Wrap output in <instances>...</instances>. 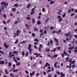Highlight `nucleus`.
Listing matches in <instances>:
<instances>
[{
	"mask_svg": "<svg viewBox=\"0 0 77 77\" xmlns=\"http://www.w3.org/2000/svg\"><path fill=\"white\" fill-rule=\"evenodd\" d=\"M31 47L32 44H29L28 47V50H29L30 51L31 50H32V48H31Z\"/></svg>",
	"mask_w": 77,
	"mask_h": 77,
	"instance_id": "1",
	"label": "nucleus"
},
{
	"mask_svg": "<svg viewBox=\"0 0 77 77\" xmlns=\"http://www.w3.org/2000/svg\"><path fill=\"white\" fill-rule=\"evenodd\" d=\"M35 8H33L31 9V15H33V14L35 13Z\"/></svg>",
	"mask_w": 77,
	"mask_h": 77,
	"instance_id": "2",
	"label": "nucleus"
},
{
	"mask_svg": "<svg viewBox=\"0 0 77 77\" xmlns=\"http://www.w3.org/2000/svg\"><path fill=\"white\" fill-rule=\"evenodd\" d=\"M34 54L35 55H36V56L35 57H38L39 56H40L41 55V54H37L36 53H34Z\"/></svg>",
	"mask_w": 77,
	"mask_h": 77,
	"instance_id": "3",
	"label": "nucleus"
},
{
	"mask_svg": "<svg viewBox=\"0 0 77 77\" xmlns=\"http://www.w3.org/2000/svg\"><path fill=\"white\" fill-rule=\"evenodd\" d=\"M63 54H64V55H65V56H70V55L69 54H68L66 52H65V51H63Z\"/></svg>",
	"mask_w": 77,
	"mask_h": 77,
	"instance_id": "4",
	"label": "nucleus"
},
{
	"mask_svg": "<svg viewBox=\"0 0 77 77\" xmlns=\"http://www.w3.org/2000/svg\"><path fill=\"white\" fill-rule=\"evenodd\" d=\"M35 73V71H34L33 72H32V73H30V76L31 77H32L33 76V75H34Z\"/></svg>",
	"mask_w": 77,
	"mask_h": 77,
	"instance_id": "5",
	"label": "nucleus"
},
{
	"mask_svg": "<svg viewBox=\"0 0 77 77\" xmlns=\"http://www.w3.org/2000/svg\"><path fill=\"white\" fill-rule=\"evenodd\" d=\"M5 72L6 74H9V72H8V70H7V69H5Z\"/></svg>",
	"mask_w": 77,
	"mask_h": 77,
	"instance_id": "6",
	"label": "nucleus"
},
{
	"mask_svg": "<svg viewBox=\"0 0 77 77\" xmlns=\"http://www.w3.org/2000/svg\"><path fill=\"white\" fill-rule=\"evenodd\" d=\"M4 63H5V61H4L2 60L0 61V64L1 65H3Z\"/></svg>",
	"mask_w": 77,
	"mask_h": 77,
	"instance_id": "7",
	"label": "nucleus"
},
{
	"mask_svg": "<svg viewBox=\"0 0 77 77\" xmlns=\"http://www.w3.org/2000/svg\"><path fill=\"white\" fill-rule=\"evenodd\" d=\"M74 46H73L71 47H69L68 48L69 50H72V49H74Z\"/></svg>",
	"mask_w": 77,
	"mask_h": 77,
	"instance_id": "8",
	"label": "nucleus"
},
{
	"mask_svg": "<svg viewBox=\"0 0 77 77\" xmlns=\"http://www.w3.org/2000/svg\"><path fill=\"white\" fill-rule=\"evenodd\" d=\"M34 41H35V42H39V40L37 39L36 38H35L34 40Z\"/></svg>",
	"mask_w": 77,
	"mask_h": 77,
	"instance_id": "9",
	"label": "nucleus"
},
{
	"mask_svg": "<svg viewBox=\"0 0 77 77\" xmlns=\"http://www.w3.org/2000/svg\"><path fill=\"white\" fill-rule=\"evenodd\" d=\"M56 74H58V75H59V74L60 75L62 74V72H61L60 73L59 72H58V71H57L56 72Z\"/></svg>",
	"mask_w": 77,
	"mask_h": 77,
	"instance_id": "10",
	"label": "nucleus"
},
{
	"mask_svg": "<svg viewBox=\"0 0 77 77\" xmlns=\"http://www.w3.org/2000/svg\"><path fill=\"white\" fill-rule=\"evenodd\" d=\"M19 32H20V30H18L16 31L17 34L16 35L17 36L19 35Z\"/></svg>",
	"mask_w": 77,
	"mask_h": 77,
	"instance_id": "11",
	"label": "nucleus"
},
{
	"mask_svg": "<svg viewBox=\"0 0 77 77\" xmlns=\"http://www.w3.org/2000/svg\"><path fill=\"white\" fill-rule=\"evenodd\" d=\"M19 70L18 69H14V70L13 71V72H18Z\"/></svg>",
	"mask_w": 77,
	"mask_h": 77,
	"instance_id": "12",
	"label": "nucleus"
},
{
	"mask_svg": "<svg viewBox=\"0 0 77 77\" xmlns=\"http://www.w3.org/2000/svg\"><path fill=\"white\" fill-rule=\"evenodd\" d=\"M13 6H14V7H18V3H17L16 4H14Z\"/></svg>",
	"mask_w": 77,
	"mask_h": 77,
	"instance_id": "13",
	"label": "nucleus"
},
{
	"mask_svg": "<svg viewBox=\"0 0 77 77\" xmlns=\"http://www.w3.org/2000/svg\"><path fill=\"white\" fill-rule=\"evenodd\" d=\"M60 75H61L60 77H63L64 76H65V75L64 74H63V72H62V73H61V74H60Z\"/></svg>",
	"mask_w": 77,
	"mask_h": 77,
	"instance_id": "14",
	"label": "nucleus"
},
{
	"mask_svg": "<svg viewBox=\"0 0 77 77\" xmlns=\"http://www.w3.org/2000/svg\"><path fill=\"white\" fill-rule=\"evenodd\" d=\"M41 22L39 20L37 22V24H38V25H39V24H41Z\"/></svg>",
	"mask_w": 77,
	"mask_h": 77,
	"instance_id": "15",
	"label": "nucleus"
},
{
	"mask_svg": "<svg viewBox=\"0 0 77 77\" xmlns=\"http://www.w3.org/2000/svg\"><path fill=\"white\" fill-rule=\"evenodd\" d=\"M25 26L26 27V28L28 29H30V27L27 24H26Z\"/></svg>",
	"mask_w": 77,
	"mask_h": 77,
	"instance_id": "16",
	"label": "nucleus"
},
{
	"mask_svg": "<svg viewBox=\"0 0 77 77\" xmlns=\"http://www.w3.org/2000/svg\"><path fill=\"white\" fill-rule=\"evenodd\" d=\"M12 11L13 12H15L16 11V9L15 8H13L12 9Z\"/></svg>",
	"mask_w": 77,
	"mask_h": 77,
	"instance_id": "17",
	"label": "nucleus"
},
{
	"mask_svg": "<svg viewBox=\"0 0 77 77\" xmlns=\"http://www.w3.org/2000/svg\"><path fill=\"white\" fill-rule=\"evenodd\" d=\"M26 42H27V41H23L20 42V44H24V43H26Z\"/></svg>",
	"mask_w": 77,
	"mask_h": 77,
	"instance_id": "18",
	"label": "nucleus"
},
{
	"mask_svg": "<svg viewBox=\"0 0 77 77\" xmlns=\"http://www.w3.org/2000/svg\"><path fill=\"white\" fill-rule=\"evenodd\" d=\"M13 54H16L18 53V52L17 51H14L13 52Z\"/></svg>",
	"mask_w": 77,
	"mask_h": 77,
	"instance_id": "19",
	"label": "nucleus"
},
{
	"mask_svg": "<svg viewBox=\"0 0 77 77\" xmlns=\"http://www.w3.org/2000/svg\"><path fill=\"white\" fill-rule=\"evenodd\" d=\"M8 66H11V65H12V64L11 63L9 62L8 63Z\"/></svg>",
	"mask_w": 77,
	"mask_h": 77,
	"instance_id": "20",
	"label": "nucleus"
},
{
	"mask_svg": "<svg viewBox=\"0 0 77 77\" xmlns=\"http://www.w3.org/2000/svg\"><path fill=\"white\" fill-rule=\"evenodd\" d=\"M26 19H27V20H30L31 19V17H26Z\"/></svg>",
	"mask_w": 77,
	"mask_h": 77,
	"instance_id": "21",
	"label": "nucleus"
},
{
	"mask_svg": "<svg viewBox=\"0 0 77 77\" xmlns=\"http://www.w3.org/2000/svg\"><path fill=\"white\" fill-rule=\"evenodd\" d=\"M54 40L55 41H56V42H58L59 41L57 40V39L56 38H54Z\"/></svg>",
	"mask_w": 77,
	"mask_h": 77,
	"instance_id": "22",
	"label": "nucleus"
},
{
	"mask_svg": "<svg viewBox=\"0 0 77 77\" xmlns=\"http://www.w3.org/2000/svg\"><path fill=\"white\" fill-rule=\"evenodd\" d=\"M61 48V47H57V50H59V51H60V49Z\"/></svg>",
	"mask_w": 77,
	"mask_h": 77,
	"instance_id": "23",
	"label": "nucleus"
},
{
	"mask_svg": "<svg viewBox=\"0 0 77 77\" xmlns=\"http://www.w3.org/2000/svg\"><path fill=\"white\" fill-rule=\"evenodd\" d=\"M75 63V61H72V62H71L70 63H71V64H74V63Z\"/></svg>",
	"mask_w": 77,
	"mask_h": 77,
	"instance_id": "24",
	"label": "nucleus"
},
{
	"mask_svg": "<svg viewBox=\"0 0 77 77\" xmlns=\"http://www.w3.org/2000/svg\"><path fill=\"white\" fill-rule=\"evenodd\" d=\"M16 65V66H20V62L17 63Z\"/></svg>",
	"mask_w": 77,
	"mask_h": 77,
	"instance_id": "25",
	"label": "nucleus"
},
{
	"mask_svg": "<svg viewBox=\"0 0 77 77\" xmlns=\"http://www.w3.org/2000/svg\"><path fill=\"white\" fill-rule=\"evenodd\" d=\"M28 54H29V52H27L25 54L26 57H27L28 56Z\"/></svg>",
	"mask_w": 77,
	"mask_h": 77,
	"instance_id": "26",
	"label": "nucleus"
},
{
	"mask_svg": "<svg viewBox=\"0 0 77 77\" xmlns=\"http://www.w3.org/2000/svg\"><path fill=\"white\" fill-rule=\"evenodd\" d=\"M49 20V18H48L45 21V23H46Z\"/></svg>",
	"mask_w": 77,
	"mask_h": 77,
	"instance_id": "27",
	"label": "nucleus"
},
{
	"mask_svg": "<svg viewBox=\"0 0 77 77\" xmlns=\"http://www.w3.org/2000/svg\"><path fill=\"white\" fill-rule=\"evenodd\" d=\"M68 59H69V58L68 57H67L65 59V60L66 62H67V61H68Z\"/></svg>",
	"mask_w": 77,
	"mask_h": 77,
	"instance_id": "28",
	"label": "nucleus"
},
{
	"mask_svg": "<svg viewBox=\"0 0 77 77\" xmlns=\"http://www.w3.org/2000/svg\"><path fill=\"white\" fill-rule=\"evenodd\" d=\"M58 56V54H55L54 56V58L56 57H57V56Z\"/></svg>",
	"mask_w": 77,
	"mask_h": 77,
	"instance_id": "29",
	"label": "nucleus"
},
{
	"mask_svg": "<svg viewBox=\"0 0 77 77\" xmlns=\"http://www.w3.org/2000/svg\"><path fill=\"white\" fill-rule=\"evenodd\" d=\"M25 53H24V51H23L22 52V56H24V54H25Z\"/></svg>",
	"mask_w": 77,
	"mask_h": 77,
	"instance_id": "30",
	"label": "nucleus"
},
{
	"mask_svg": "<svg viewBox=\"0 0 77 77\" xmlns=\"http://www.w3.org/2000/svg\"><path fill=\"white\" fill-rule=\"evenodd\" d=\"M8 57L10 59H11L12 57V55H9L8 56Z\"/></svg>",
	"mask_w": 77,
	"mask_h": 77,
	"instance_id": "31",
	"label": "nucleus"
},
{
	"mask_svg": "<svg viewBox=\"0 0 77 77\" xmlns=\"http://www.w3.org/2000/svg\"><path fill=\"white\" fill-rule=\"evenodd\" d=\"M6 2H2L1 4V5H4L5 4V3H6Z\"/></svg>",
	"mask_w": 77,
	"mask_h": 77,
	"instance_id": "32",
	"label": "nucleus"
},
{
	"mask_svg": "<svg viewBox=\"0 0 77 77\" xmlns=\"http://www.w3.org/2000/svg\"><path fill=\"white\" fill-rule=\"evenodd\" d=\"M63 20V19H62V18H61L60 19L58 20L59 22H60V21H62Z\"/></svg>",
	"mask_w": 77,
	"mask_h": 77,
	"instance_id": "33",
	"label": "nucleus"
},
{
	"mask_svg": "<svg viewBox=\"0 0 77 77\" xmlns=\"http://www.w3.org/2000/svg\"><path fill=\"white\" fill-rule=\"evenodd\" d=\"M18 40H16V42H14V44H17V43H18Z\"/></svg>",
	"mask_w": 77,
	"mask_h": 77,
	"instance_id": "34",
	"label": "nucleus"
},
{
	"mask_svg": "<svg viewBox=\"0 0 77 77\" xmlns=\"http://www.w3.org/2000/svg\"><path fill=\"white\" fill-rule=\"evenodd\" d=\"M0 53H1V54H4V52L3 51L0 50Z\"/></svg>",
	"mask_w": 77,
	"mask_h": 77,
	"instance_id": "35",
	"label": "nucleus"
},
{
	"mask_svg": "<svg viewBox=\"0 0 77 77\" xmlns=\"http://www.w3.org/2000/svg\"><path fill=\"white\" fill-rule=\"evenodd\" d=\"M54 3V1H52L51 2L50 4V5H51V4H53V3Z\"/></svg>",
	"mask_w": 77,
	"mask_h": 77,
	"instance_id": "36",
	"label": "nucleus"
},
{
	"mask_svg": "<svg viewBox=\"0 0 77 77\" xmlns=\"http://www.w3.org/2000/svg\"><path fill=\"white\" fill-rule=\"evenodd\" d=\"M30 4H28V6H27V8H29V7H30Z\"/></svg>",
	"mask_w": 77,
	"mask_h": 77,
	"instance_id": "37",
	"label": "nucleus"
},
{
	"mask_svg": "<svg viewBox=\"0 0 77 77\" xmlns=\"http://www.w3.org/2000/svg\"><path fill=\"white\" fill-rule=\"evenodd\" d=\"M8 3H7L6 4H4L3 5V6H8Z\"/></svg>",
	"mask_w": 77,
	"mask_h": 77,
	"instance_id": "38",
	"label": "nucleus"
},
{
	"mask_svg": "<svg viewBox=\"0 0 77 77\" xmlns=\"http://www.w3.org/2000/svg\"><path fill=\"white\" fill-rule=\"evenodd\" d=\"M10 75L12 77H14V75H13V74L11 73L10 74Z\"/></svg>",
	"mask_w": 77,
	"mask_h": 77,
	"instance_id": "39",
	"label": "nucleus"
},
{
	"mask_svg": "<svg viewBox=\"0 0 77 77\" xmlns=\"http://www.w3.org/2000/svg\"><path fill=\"white\" fill-rule=\"evenodd\" d=\"M32 23H35V20L33 19V18H32Z\"/></svg>",
	"mask_w": 77,
	"mask_h": 77,
	"instance_id": "40",
	"label": "nucleus"
},
{
	"mask_svg": "<svg viewBox=\"0 0 77 77\" xmlns=\"http://www.w3.org/2000/svg\"><path fill=\"white\" fill-rule=\"evenodd\" d=\"M54 29V27H52V26H51L50 27V30H51L52 29Z\"/></svg>",
	"mask_w": 77,
	"mask_h": 77,
	"instance_id": "41",
	"label": "nucleus"
},
{
	"mask_svg": "<svg viewBox=\"0 0 77 77\" xmlns=\"http://www.w3.org/2000/svg\"><path fill=\"white\" fill-rule=\"evenodd\" d=\"M56 45H59V41L56 42Z\"/></svg>",
	"mask_w": 77,
	"mask_h": 77,
	"instance_id": "42",
	"label": "nucleus"
},
{
	"mask_svg": "<svg viewBox=\"0 0 77 77\" xmlns=\"http://www.w3.org/2000/svg\"><path fill=\"white\" fill-rule=\"evenodd\" d=\"M54 67L55 68H57V66L56 65V63H54Z\"/></svg>",
	"mask_w": 77,
	"mask_h": 77,
	"instance_id": "43",
	"label": "nucleus"
},
{
	"mask_svg": "<svg viewBox=\"0 0 77 77\" xmlns=\"http://www.w3.org/2000/svg\"><path fill=\"white\" fill-rule=\"evenodd\" d=\"M3 17L5 18H6V15L4 14L3 15Z\"/></svg>",
	"mask_w": 77,
	"mask_h": 77,
	"instance_id": "44",
	"label": "nucleus"
},
{
	"mask_svg": "<svg viewBox=\"0 0 77 77\" xmlns=\"http://www.w3.org/2000/svg\"><path fill=\"white\" fill-rule=\"evenodd\" d=\"M25 72L26 74H29V72H28L27 70H25Z\"/></svg>",
	"mask_w": 77,
	"mask_h": 77,
	"instance_id": "45",
	"label": "nucleus"
},
{
	"mask_svg": "<svg viewBox=\"0 0 77 77\" xmlns=\"http://www.w3.org/2000/svg\"><path fill=\"white\" fill-rule=\"evenodd\" d=\"M44 35V32H42L40 34V36H42Z\"/></svg>",
	"mask_w": 77,
	"mask_h": 77,
	"instance_id": "46",
	"label": "nucleus"
},
{
	"mask_svg": "<svg viewBox=\"0 0 77 77\" xmlns=\"http://www.w3.org/2000/svg\"><path fill=\"white\" fill-rule=\"evenodd\" d=\"M18 21H15L14 23V24H17V23H18Z\"/></svg>",
	"mask_w": 77,
	"mask_h": 77,
	"instance_id": "47",
	"label": "nucleus"
},
{
	"mask_svg": "<svg viewBox=\"0 0 77 77\" xmlns=\"http://www.w3.org/2000/svg\"><path fill=\"white\" fill-rule=\"evenodd\" d=\"M38 50L39 51L41 52V48L39 47L38 48Z\"/></svg>",
	"mask_w": 77,
	"mask_h": 77,
	"instance_id": "48",
	"label": "nucleus"
},
{
	"mask_svg": "<svg viewBox=\"0 0 77 77\" xmlns=\"http://www.w3.org/2000/svg\"><path fill=\"white\" fill-rule=\"evenodd\" d=\"M35 45H38V43L37 42H35L34 43Z\"/></svg>",
	"mask_w": 77,
	"mask_h": 77,
	"instance_id": "49",
	"label": "nucleus"
},
{
	"mask_svg": "<svg viewBox=\"0 0 77 77\" xmlns=\"http://www.w3.org/2000/svg\"><path fill=\"white\" fill-rule=\"evenodd\" d=\"M42 11L43 12H45V8H42Z\"/></svg>",
	"mask_w": 77,
	"mask_h": 77,
	"instance_id": "50",
	"label": "nucleus"
},
{
	"mask_svg": "<svg viewBox=\"0 0 77 77\" xmlns=\"http://www.w3.org/2000/svg\"><path fill=\"white\" fill-rule=\"evenodd\" d=\"M47 31L46 30H45L44 31V34H47Z\"/></svg>",
	"mask_w": 77,
	"mask_h": 77,
	"instance_id": "51",
	"label": "nucleus"
},
{
	"mask_svg": "<svg viewBox=\"0 0 77 77\" xmlns=\"http://www.w3.org/2000/svg\"><path fill=\"white\" fill-rule=\"evenodd\" d=\"M42 46H43V45H42V44H40L39 45V47L40 48H42Z\"/></svg>",
	"mask_w": 77,
	"mask_h": 77,
	"instance_id": "52",
	"label": "nucleus"
},
{
	"mask_svg": "<svg viewBox=\"0 0 77 77\" xmlns=\"http://www.w3.org/2000/svg\"><path fill=\"white\" fill-rule=\"evenodd\" d=\"M3 23L4 24H6V21H5V20H4L3 21Z\"/></svg>",
	"mask_w": 77,
	"mask_h": 77,
	"instance_id": "53",
	"label": "nucleus"
},
{
	"mask_svg": "<svg viewBox=\"0 0 77 77\" xmlns=\"http://www.w3.org/2000/svg\"><path fill=\"white\" fill-rule=\"evenodd\" d=\"M32 36L33 37H34V36H35V34L34 33H32Z\"/></svg>",
	"mask_w": 77,
	"mask_h": 77,
	"instance_id": "54",
	"label": "nucleus"
},
{
	"mask_svg": "<svg viewBox=\"0 0 77 77\" xmlns=\"http://www.w3.org/2000/svg\"><path fill=\"white\" fill-rule=\"evenodd\" d=\"M72 60V59H71L69 61V63H71V61Z\"/></svg>",
	"mask_w": 77,
	"mask_h": 77,
	"instance_id": "55",
	"label": "nucleus"
},
{
	"mask_svg": "<svg viewBox=\"0 0 77 77\" xmlns=\"http://www.w3.org/2000/svg\"><path fill=\"white\" fill-rule=\"evenodd\" d=\"M43 74L44 75H46V72H45V71H44L43 72Z\"/></svg>",
	"mask_w": 77,
	"mask_h": 77,
	"instance_id": "56",
	"label": "nucleus"
},
{
	"mask_svg": "<svg viewBox=\"0 0 77 77\" xmlns=\"http://www.w3.org/2000/svg\"><path fill=\"white\" fill-rule=\"evenodd\" d=\"M74 38H75V39H77V35H74Z\"/></svg>",
	"mask_w": 77,
	"mask_h": 77,
	"instance_id": "57",
	"label": "nucleus"
},
{
	"mask_svg": "<svg viewBox=\"0 0 77 77\" xmlns=\"http://www.w3.org/2000/svg\"><path fill=\"white\" fill-rule=\"evenodd\" d=\"M45 50H46V51H50V50L48 48L45 49Z\"/></svg>",
	"mask_w": 77,
	"mask_h": 77,
	"instance_id": "58",
	"label": "nucleus"
},
{
	"mask_svg": "<svg viewBox=\"0 0 77 77\" xmlns=\"http://www.w3.org/2000/svg\"><path fill=\"white\" fill-rule=\"evenodd\" d=\"M65 15H66V14L65 13H64V14L63 15L62 17H65Z\"/></svg>",
	"mask_w": 77,
	"mask_h": 77,
	"instance_id": "59",
	"label": "nucleus"
},
{
	"mask_svg": "<svg viewBox=\"0 0 77 77\" xmlns=\"http://www.w3.org/2000/svg\"><path fill=\"white\" fill-rule=\"evenodd\" d=\"M69 37L70 41H71V38H72V36H69Z\"/></svg>",
	"mask_w": 77,
	"mask_h": 77,
	"instance_id": "60",
	"label": "nucleus"
},
{
	"mask_svg": "<svg viewBox=\"0 0 77 77\" xmlns=\"http://www.w3.org/2000/svg\"><path fill=\"white\" fill-rule=\"evenodd\" d=\"M74 15H75V13H73L72 14H71V17H72V16Z\"/></svg>",
	"mask_w": 77,
	"mask_h": 77,
	"instance_id": "61",
	"label": "nucleus"
},
{
	"mask_svg": "<svg viewBox=\"0 0 77 77\" xmlns=\"http://www.w3.org/2000/svg\"><path fill=\"white\" fill-rule=\"evenodd\" d=\"M48 62H47L45 64V66H47V65H48Z\"/></svg>",
	"mask_w": 77,
	"mask_h": 77,
	"instance_id": "62",
	"label": "nucleus"
},
{
	"mask_svg": "<svg viewBox=\"0 0 77 77\" xmlns=\"http://www.w3.org/2000/svg\"><path fill=\"white\" fill-rule=\"evenodd\" d=\"M58 18H59V19H60L61 18H62L60 16H58Z\"/></svg>",
	"mask_w": 77,
	"mask_h": 77,
	"instance_id": "63",
	"label": "nucleus"
},
{
	"mask_svg": "<svg viewBox=\"0 0 77 77\" xmlns=\"http://www.w3.org/2000/svg\"><path fill=\"white\" fill-rule=\"evenodd\" d=\"M6 45H6V43H4V46L5 47Z\"/></svg>",
	"mask_w": 77,
	"mask_h": 77,
	"instance_id": "64",
	"label": "nucleus"
}]
</instances>
